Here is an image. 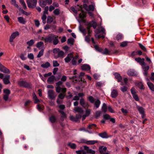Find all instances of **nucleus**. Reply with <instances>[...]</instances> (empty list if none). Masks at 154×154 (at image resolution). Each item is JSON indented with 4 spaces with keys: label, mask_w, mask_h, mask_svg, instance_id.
Returning <instances> with one entry per match:
<instances>
[{
    "label": "nucleus",
    "mask_w": 154,
    "mask_h": 154,
    "mask_svg": "<svg viewBox=\"0 0 154 154\" xmlns=\"http://www.w3.org/2000/svg\"><path fill=\"white\" fill-rule=\"evenodd\" d=\"M0 71L6 73H10L9 70L4 66H3L1 68Z\"/></svg>",
    "instance_id": "dca6fc26"
},
{
    "label": "nucleus",
    "mask_w": 154,
    "mask_h": 154,
    "mask_svg": "<svg viewBox=\"0 0 154 154\" xmlns=\"http://www.w3.org/2000/svg\"><path fill=\"white\" fill-rule=\"evenodd\" d=\"M53 35L51 34L49 35L48 36H47L44 38L43 37L42 38V40H44L45 43H51Z\"/></svg>",
    "instance_id": "39448f33"
},
{
    "label": "nucleus",
    "mask_w": 154,
    "mask_h": 154,
    "mask_svg": "<svg viewBox=\"0 0 154 154\" xmlns=\"http://www.w3.org/2000/svg\"><path fill=\"white\" fill-rule=\"evenodd\" d=\"M111 51H109L107 48H105L103 51L101 52L103 54L105 55L110 54Z\"/></svg>",
    "instance_id": "7c9ffc66"
},
{
    "label": "nucleus",
    "mask_w": 154,
    "mask_h": 154,
    "mask_svg": "<svg viewBox=\"0 0 154 154\" xmlns=\"http://www.w3.org/2000/svg\"><path fill=\"white\" fill-rule=\"evenodd\" d=\"M74 110L76 112H78L80 114H82L84 112L82 108L79 106L74 108Z\"/></svg>",
    "instance_id": "2eb2a0df"
},
{
    "label": "nucleus",
    "mask_w": 154,
    "mask_h": 154,
    "mask_svg": "<svg viewBox=\"0 0 154 154\" xmlns=\"http://www.w3.org/2000/svg\"><path fill=\"white\" fill-rule=\"evenodd\" d=\"M44 50L42 49L39 52L38 54L37 55V57L39 58L43 56L44 54Z\"/></svg>",
    "instance_id": "58836bf2"
},
{
    "label": "nucleus",
    "mask_w": 154,
    "mask_h": 154,
    "mask_svg": "<svg viewBox=\"0 0 154 154\" xmlns=\"http://www.w3.org/2000/svg\"><path fill=\"white\" fill-rule=\"evenodd\" d=\"M47 14L43 13V14L42 17V22L43 23L45 24L46 23V20L47 18Z\"/></svg>",
    "instance_id": "ea45409f"
},
{
    "label": "nucleus",
    "mask_w": 154,
    "mask_h": 154,
    "mask_svg": "<svg viewBox=\"0 0 154 154\" xmlns=\"http://www.w3.org/2000/svg\"><path fill=\"white\" fill-rule=\"evenodd\" d=\"M28 57L31 60H33L34 58L33 54L32 53L28 54Z\"/></svg>",
    "instance_id": "e2e57ef3"
},
{
    "label": "nucleus",
    "mask_w": 154,
    "mask_h": 154,
    "mask_svg": "<svg viewBox=\"0 0 154 154\" xmlns=\"http://www.w3.org/2000/svg\"><path fill=\"white\" fill-rule=\"evenodd\" d=\"M55 79V77L54 75H52L50 76L48 79L47 82L49 84H51L53 82Z\"/></svg>",
    "instance_id": "4be33fe9"
},
{
    "label": "nucleus",
    "mask_w": 154,
    "mask_h": 154,
    "mask_svg": "<svg viewBox=\"0 0 154 154\" xmlns=\"http://www.w3.org/2000/svg\"><path fill=\"white\" fill-rule=\"evenodd\" d=\"M81 69L83 70L88 71L90 70V66L88 64H84L81 66Z\"/></svg>",
    "instance_id": "f8f14e48"
},
{
    "label": "nucleus",
    "mask_w": 154,
    "mask_h": 154,
    "mask_svg": "<svg viewBox=\"0 0 154 154\" xmlns=\"http://www.w3.org/2000/svg\"><path fill=\"white\" fill-rule=\"evenodd\" d=\"M123 37V35L121 33H119L116 36V39L117 40L119 41L122 39Z\"/></svg>",
    "instance_id": "e433bc0d"
},
{
    "label": "nucleus",
    "mask_w": 154,
    "mask_h": 154,
    "mask_svg": "<svg viewBox=\"0 0 154 154\" xmlns=\"http://www.w3.org/2000/svg\"><path fill=\"white\" fill-rule=\"evenodd\" d=\"M53 66L54 67H57L58 66L60 65L58 63L57 60L53 61Z\"/></svg>",
    "instance_id": "8fccbe9b"
},
{
    "label": "nucleus",
    "mask_w": 154,
    "mask_h": 154,
    "mask_svg": "<svg viewBox=\"0 0 154 154\" xmlns=\"http://www.w3.org/2000/svg\"><path fill=\"white\" fill-rule=\"evenodd\" d=\"M144 59L143 58L140 61V62H139V63L140 64V65L142 66L146 64V63L144 62Z\"/></svg>",
    "instance_id": "69168bd1"
},
{
    "label": "nucleus",
    "mask_w": 154,
    "mask_h": 154,
    "mask_svg": "<svg viewBox=\"0 0 154 154\" xmlns=\"http://www.w3.org/2000/svg\"><path fill=\"white\" fill-rule=\"evenodd\" d=\"M48 94L49 98L51 99H54L56 97L54 95V91L52 90H49L48 91Z\"/></svg>",
    "instance_id": "1a4fd4ad"
},
{
    "label": "nucleus",
    "mask_w": 154,
    "mask_h": 154,
    "mask_svg": "<svg viewBox=\"0 0 154 154\" xmlns=\"http://www.w3.org/2000/svg\"><path fill=\"white\" fill-rule=\"evenodd\" d=\"M58 111L60 113V119L63 121L66 118V114L62 110H59Z\"/></svg>",
    "instance_id": "f3484780"
},
{
    "label": "nucleus",
    "mask_w": 154,
    "mask_h": 154,
    "mask_svg": "<svg viewBox=\"0 0 154 154\" xmlns=\"http://www.w3.org/2000/svg\"><path fill=\"white\" fill-rule=\"evenodd\" d=\"M44 8V11H43V13L48 14V6L45 7Z\"/></svg>",
    "instance_id": "774afa93"
},
{
    "label": "nucleus",
    "mask_w": 154,
    "mask_h": 154,
    "mask_svg": "<svg viewBox=\"0 0 154 154\" xmlns=\"http://www.w3.org/2000/svg\"><path fill=\"white\" fill-rule=\"evenodd\" d=\"M33 98L35 101L34 103H37L39 102V100L38 99L36 96L35 94L33 96Z\"/></svg>",
    "instance_id": "603ef678"
},
{
    "label": "nucleus",
    "mask_w": 154,
    "mask_h": 154,
    "mask_svg": "<svg viewBox=\"0 0 154 154\" xmlns=\"http://www.w3.org/2000/svg\"><path fill=\"white\" fill-rule=\"evenodd\" d=\"M10 78V75H6L5 78L3 79V81L4 84L5 85H7L10 83L9 81Z\"/></svg>",
    "instance_id": "9b49d317"
},
{
    "label": "nucleus",
    "mask_w": 154,
    "mask_h": 154,
    "mask_svg": "<svg viewBox=\"0 0 154 154\" xmlns=\"http://www.w3.org/2000/svg\"><path fill=\"white\" fill-rule=\"evenodd\" d=\"M147 85L149 89L152 91H154V85L152 83L150 82H148L147 83Z\"/></svg>",
    "instance_id": "a878e982"
},
{
    "label": "nucleus",
    "mask_w": 154,
    "mask_h": 154,
    "mask_svg": "<svg viewBox=\"0 0 154 154\" xmlns=\"http://www.w3.org/2000/svg\"><path fill=\"white\" fill-rule=\"evenodd\" d=\"M64 93H63L60 94L58 96V98L61 99H64L65 96V95L64 94Z\"/></svg>",
    "instance_id": "a18cd8bd"
},
{
    "label": "nucleus",
    "mask_w": 154,
    "mask_h": 154,
    "mask_svg": "<svg viewBox=\"0 0 154 154\" xmlns=\"http://www.w3.org/2000/svg\"><path fill=\"white\" fill-rule=\"evenodd\" d=\"M131 91L132 95L136 94V90L133 87L131 89Z\"/></svg>",
    "instance_id": "4d7b16f0"
},
{
    "label": "nucleus",
    "mask_w": 154,
    "mask_h": 154,
    "mask_svg": "<svg viewBox=\"0 0 154 154\" xmlns=\"http://www.w3.org/2000/svg\"><path fill=\"white\" fill-rule=\"evenodd\" d=\"M18 84L20 86H22L29 88H32V84L30 83L27 82L23 81H20L18 82Z\"/></svg>",
    "instance_id": "7ed1b4c3"
},
{
    "label": "nucleus",
    "mask_w": 154,
    "mask_h": 154,
    "mask_svg": "<svg viewBox=\"0 0 154 154\" xmlns=\"http://www.w3.org/2000/svg\"><path fill=\"white\" fill-rule=\"evenodd\" d=\"M137 109L140 114L144 113V109L142 107L137 106Z\"/></svg>",
    "instance_id": "393cba45"
},
{
    "label": "nucleus",
    "mask_w": 154,
    "mask_h": 154,
    "mask_svg": "<svg viewBox=\"0 0 154 154\" xmlns=\"http://www.w3.org/2000/svg\"><path fill=\"white\" fill-rule=\"evenodd\" d=\"M73 57V55L72 54H68L67 57L64 59L65 62L66 63H69Z\"/></svg>",
    "instance_id": "ddd939ff"
},
{
    "label": "nucleus",
    "mask_w": 154,
    "mask_h": 154,
    "mask_svg": "<svg viewBox=\"0 0 154 154\" xmlns=\"http://www.w3.org/2000/svg\"><path fill=\"white\" fill-rule=\"evenodd\" d=\"M44 46V43L42 42H40L37 43L36 45V47L38 48H40Z\"/></svg>",
    "instance_id": "37998d69"
},
{
    "label": "nucleus",
    "mask_w": 154,
    "mask_h": 154,
    "mask_svg": "<svg viewBox=\"0 0 154 154\" xmlns=\"http://www.w3.org/2000/svg\"><path fill=\"white\" fill-rule=\"evenodd\" d=\"M97 25V23L94 20H92L89 22L87 25V29H88L91 27H92L94 29H96Z\"/></svg>",
    "instance_id": "20e7f679"
},
{
    "label": "nucleus",
    "mask_w": 154,
    "mask_h": 154,
    "mask_svg": "<svg viewBox=\"0 0 154 154\" xmlns=\"http://www.w3.org/2000/svg\"><path fill=\"white\" fill-rule=\"evenodd\" d=\"M100 101L99 99H97L95 102L94 104V106L96 107V108H98L100 104Z\"/></svg>",
    "instance_id": "2f4dec72"
},
{
    "label": "nucleus",
    "mask_w": 154,
    "mask_h": 154,
    "mask_svg": "<svg viewBox=\"0 0 154 154\" xmlns=\"http://www.w3.org/2000/svg\"><path fill=\"white\" fill-rule=\"evenodd\" d=\"M48 4L45 0H41L39 2V5L42 8H44Z\"/></svg>",
    "instance_id": "412c9836"
},
{
    "label": "nucleus",
    "mask_w": 154,
    "mask_h": 154,
    "mask_svg": "<svg viewBox=\"0 0 154 154\" xmlns=\"http://www.w3.org/2000/svg\"><path fill=\"white\" fill-rule=\"evenodd\" d=\"M64 54V52L63 51L59 50L57 54V57L63 58V57Z\"/></svg>",
    "instance_id": "72a5a7b5"
},
{
    "label": "nucleus",
    "mask_w": 154,
    "mask_h": 154,
    "mask_svg": "<svg viewBox=\"0 0 154 154\" xmlns=\"http://www.w3.org/2000/svg\"><path fill=\"white\" fill-rule=\"evenodd\" d=\"M74 40L72 38H70L67 40V43L68 44L72 45L73 44Z\"/></svg>",
    "instance_id": "473e14b6"
},
{
    "label": "nucleus",
    "mask_w": 154,
    "mask_h": 154,
    "mask_svg": "<svg viewBox=\"0 0 154 154\" xmlns=\"http://www.w3.org/2000/svg\"><path fill=\"white\" fill-rule=\"evenodd\" d=\"M101 114V112L100 111H97L95 113V118L97 119L100 116Z\"/></svg>",
    "instance_id": "5fc2aeb1"
},
{
    "label": "nucleus",
    "mask_w": 154,
    "mask_h": 154,
    "mask_svg": "<svg viewBox=\"0 0 154 154\" xmlns=\"http://www.w3.org/2000/svg\"><path fill=\"white\" fill-rule=\"evenodd\" d=\"M88 100L91 103H93L94 102V97L92 96H90L88 97Z\"/></svg>",
    "instance_id": "09e8293b"
},
{
    "label": "nucleus",
    "mask_w": 154,
    "mask_h": 154,
    "mask_svg": "<svg viewBox=\"0 0 154 154\" xmlns=\"http://www.w3.org/2000/svg\"><path fill=\"white\" fill-rule=\"evenodd\" d=\"M60 10L59 9L56 8L54 11V13L55 15H58L60 14Z\"/></svg>",
    "instance_id": "49530a36"
},
{
    "label": "nucleus",
    "mask_w": 154,
    "mask_h": 154,
    "mask_svg": "<svg viewBox=\"0 0 154 154\" xmlns=\"http://www.w3.org/2000/svg\"><path fill=\"white\" fill-rule=\"evenodd\" d=\"M127 89L128 88L125 86H124L123 87H121L120 88L121 90L123 92L126 91H127Z\"/></svg>",
    "instance_id": "0e129e2a"
},
{
    "label": "nucleus",
    "mask_w": 154,
    "mask_h": 154,
    "mask_svg": "<svg viewBox=\"0 0 154 154\" xmlns=\"http://www.w3.org/2000/svg\"><path fill=\"white\" fill-rule=\"evenodd\" d=\"M107 150L106 147H103V146H101L99 147V151L100 154H102L105 152Z\"/></svg>",
    "instance_id": "4468645a"
},
{
    "label": "nucleus",
    "mask_w": 154,
    "mask_h": 154,
    "mask_svg": "<svg viewBox=\"0 0 154 154\" xmlns=\"http://www.w3.org/2000/svg\"><path fill=\"white\" fill-rule=\"evenodd\" d=\"M50 66V64L48 62H46L45 64L41 65V66L44 68H47Z\"/></svg>",
    "instance_id": "bb28decb"
},
{
    "label": "nucleus",
    "mask_w": 154,
    "mask_h": 154,
    "mask_svg": "<svg viewBox=\"0 0 154 154\" xmlns=\"http://www.w3.org/2000/svg\"><path fill=\"white\" fill-rule=\"evenodd\" d=\"M19 33L18 32L16 31L13 33L10 38L9 41L11 42H13V40L17 36L19 35Z\"/></svg>",
    "instance_id": "423d86ee"
},
{
    "label": "nucleus",
    "mask_w": 154,
    "mask_h": 154,
    "mask_svg": "<svg viewBox=\"0 0 154 154\" xmlns=\"http://www.w3.org/2000/svg\"><path fill=\"white\" fill-rule=\"evenodd\" d=\"M142 69L144 71H148L149 69V66L147 65L146 63L142 66Z\"/></svg>",
    "instance_id": "c756f323"
},
{
    "label": "nucleus",
    "mask_w": 154,
    "mask_h": 154,
    "mask_svg": "<svg viewBox=\"0 0 154 154\" xmlns=\"http://www.w3.org/2000/svg\"><path fill=\"white\" fill-rule=\"evenodd\" d=\"M35 42L33 39H31L29 41H28L26 44L29 46H32L34 43Z\"/></svg>",
    "instance_id": "c9c22d12"
},
{
    "label": "nucleus",
    "mask_w": 154,
    "mask_h": 154,
    "mask_svg": "<svg viewBox=\"0 0 154 154\" xmlns=\"http://www.w3.org/2000/svg\"><path fill=\"white\" fill-rule=\"evenodd\" d=\"M50 121L52 123L55 122L56 121V119L54 116H52L49 118Z\"/></svg>",
    "instance_id": "a19ab883"
},
{
    "label": "nucleus",
    "mask_w": 154,
    "mask_h": 154,
    "mask_svg": "<svg viewBox=\"0 0 154 154\" xmlns=\"http://www.w3.org/2000/svg\"><path fill=\"white\" fill-rule=\"evenodd\" d=\"M79 29L80 32H82L84 35H85L86 34L87 32L86 29L80 25L79 26Z\"/></svg>",
    "instance_id": "6ab92c4d"
},
{
    "label": "nucleus",
    "mask_w": 154,
    "mask_h": 154,
    "mask_svg": "<svg viewBox=\"0 0 154 154\" xmlns=\"http://www.w3.org/2000/svg\"><path fill=\"white\" fill-rule=\"evenodd\" d=\"M79 17L83 19L84 18L86 17V14L84 11L83 13H80L79 15Z\"/></svg>",
    "instance_id": "864d4df0"
},
{
    "label": "nucleus",
    "mask_w": 154,
    "mask_h": 154,
    "mask_svg": "<svg viewBox=\"0 0 154 154\" xmlns=\"http://www.w3.org/2000/svg\"><path fill=\"white\" fill-rule=\"evenodd\" d=\"M99 135L100 137L103 138H106L108 137L107 133L106 132L99 133Z\"/></svg>",
    "instance_id": "5701e85b"
},
{
    "label": "nucleus",
    "mask_w": 154,
    "mask_h": 154,
    "mask_svg": "<svg viewBox=\"0 0 154 154\" xmlns=\"http://www.w3.org/2000/svg\"><path fill=\"white\" fill-rule=\"evenodd\" d=\"M58 36L56 35H53L52 39V42H53L54 45H56L59 43V40L58 39Z\"/></svg>",
    "instance_id": "0eeeda50"
},
{
    "label": "nucleus",
    "mask_w": 154,
    "mask_h": 154,
    "mask_svg": "<svg viewBox=\"0 0 154 154\" xmlns=\"http://www.w3.org/2000/svg\"><path fill=\"white\" fill-rule=\"evenodd\" d=\"M84 149L87 151V153H88L95 154V152L94 150L90 149L88 147L86 146H84Z\"/></svg>",
    "instance_id": "9d476101"
},
{
    "label": "nucleus",
    "mask_w": 154,
    "mask_h": 154,
    "mask_svg": "<svg viewBox=\"0 0 154 154\" xmlns=\"http://www.w3.org/2000/svg\"><path fill=\"white\" fill-rule=\"evenodd\" d=\"M70 119L73 122H77V119H76V117H74L72 116H70Z\"/></svg>",
    "instance_id": "3c124183"
},
{
    "label": "nucleus",
    "mask_w": 154,
    "mask_h": 154,
    "mask_svg": "<svg viewBox=\"0 0 154 154\" xmlns=\"http://www.w3.org/2000/svg\"><path fill=\"white\" fill-rule=\"evenodd\" d=\"M113 74L115 76V78L117 79L118 82H121L122 80V78L120 75L119 73L117 72H113Z\"/></svg>",
    "instance_id": "6e6552de"
},
{
    "label": "nucleus",
    "mask_w": 154,
    "mask_h": 154,
    "mask_svg": "<svg viewBox=\"0 0 154 154\" xmlns=\"http://www.w3.org/2000/svg\"><path fill=\"white\" fill-rule=\"evenodd\" d=\"M59 50H60V49L59 48H55L53 49L52 51H53V53L54 54H57Z\"/></svg>",
    "instance_id": "052dcab7"
},
{
    "label": "nucleus",
    "mask_w": 154,
    "mask_h": 154,
    "mask_svg": "<svg viewBox=\"0 0 154 154\" xmlns=\"http://www.w3.org/2000/svg\"><path fill=\"white\" fill-rule=\"evenodd\" d=\"M97 143V140H89L86 141V144L88 145H93Z\"/></svg>",
    "instance_id": "c85d7f7f"
},
{
    "label": "nucleus",
    "mask_w": 154,
    "mask_h": 154,
    "mask_svg": "<svg viewBox=\"0 0 154 154\" xmlns=\"http://www.w3.org/2000/svg\"><path fill=\"white\" fill-rule=\"evenodd\" d=\"M63 84L62 81H59L56 83V92L58 93H60L61 91L62 93H65L66 91V88H63L64 86H62L63 88L60 87Z\"/></svg>",
    "instance_id": "f257e3e1"
},
{
    "label": "nucleus",
    "mask_w": 154,
    "mask_h": 154,
    "mask_svg": "<svg viewBox=\"0 0 154 154\" xmlns=\"http://www.w3.org/2000/svg\"><path fill=\"white\" fill-rule=\"evenodd\" d=\"M67 145L72 149H75L76 147V145L75 143H71L70 142L68 143Z\"/></svg>",
    "instance_id": "cd10ccee"
},
{
    "label": "nucleus",
    "mask_w": 154,
    "mask_h": 154,
    "mask_svg": "<svg viewBox=\"0 0 154 154\" xmlns=\"http://www.w3.org/2000/svg\"><path fill=\"white\" fill-rule=\"evenodd\" d=\"M107 107L106 104L105 103H103L102 107V111L105 112L107 111Z\"/></svg>",
    "instance_id": "f704fd0d"
},
{
    "label": "nucleus",
    "mask_w": 154,
    "mask_h": 154,
    "mask_svg": "<svg viewBox=\"0 0 154 154\" xmlns=\"http://www.w3.org/2000/svg\"><path fill=\"white\" fill-rule=\"evenodd\" d=\"M138 87L140 89H144L143 84L141 82H139L138 83Z\"/></svg>",
    "instance_id": "13d9d810"
},
{
    "label": "nucleus",
    "mask_w": 154,
    "mask_h": 154,
    "mask_svg": "<svg viewBox=\"0 0 154 154\" xmlns=\"http://www.w3.org/2000/svg\"><path fill=\"white\" fill-rule=\"evenodd\" d=\"M53 21V18L51 16H48L47 17V22L48 23H51Z\"/></svg>",
    "instance_id": "4c0bfd02"
},
{
    "label": "nucleus",
    "mask_w": 154,
    "mask_h": 154,
    "mask_svg": "<svg viewBox=\"0 0 154 154\" xmlns=\"http://www.w3.org/2000/svg\"><path fill=\"white\" fill-rule=\"evenodd\" d=\"M132 96L134 99L136 101H139V99L138 95L137 94L133 95Z\"/></svg>",
    "instance_id": "680f3d73"
},
{
    "label": "nucleus",
    "mask_w": 154,
    "mask_h": 154,
    "mask_svg": "<svg viewBox=\"0 0 154 154\" xmlns=\"http://www.w3.org/2000/svg\"><path fill=\"white\" fill-rule=\"evenodd\" d=\"M88 11H93L94 10V5H89L88 6Z\"/></svg>",
    "instance_id": "6e6d98bb"
},
{
    "label": "nucleus",
    "mask_w": 154,
    "mask_h": 154,
    "mask_svg": "<svg viewBox=\"0 0 154 154\" xmlns=\"http://www.w3.org/2000/svg\"><path fill=\"white\" fill-rule=\"evenodd\" d=\"M118 93L117 90L114 89L113 90L111 94V96L112 98H115L118 96Z\"/></svg>",
    "instance_id": "a211bd4d"
},
{
    "label": "nucleus",
    "mask_w": 154,
    "mask_h": 154,
    "mask_svg": "<svg viewBox=\"0 0 154 154\" xmlns=\"http://www.w3.org/2000/svg\"><path fill=\"white\" fill-rule=\"evenodd\" d=\"M139 45L140 48L142 50H143L145 52L147 51V49L141 43L139 44Z\"/></svg>",
    "instance_id": "79ce46f5"
},
{
    "label": "nucleus",
    "mask_w": 154,
    "mask_h": 154,
    "mask_svg": "<svg viewBox=\"0 0 154 154\" xmlns=\"http://www.w3.org/2000/svg\"><path fill=\"white\" fill-rule=\"evenodd\" d=\"M26 3L29 8H33L36 7L37 0H27Z\"/></svg>",
    "instance_id": "f03ea898"
},
{
    "label": "nucleus",
    "mask_w": 154,
    "mask_h": 154,
    "mask_svg": "<svg viewBox=\"0 0 154 154\" xmlns=\"http://www.w3.org/2000/svg\"><path fill=\"white\" fill-rule=\"evenodd\" d=\"M127 74L128 75L130 76H132L134 75L135 73L134 71L131 70V69H129L128 70V72H127Z\"/></svg>",
    "instance_id": "c03bdc74"
},
{
    "label": "nucleus",
    "mask_w": 154,
    "mask_h": 154,
    "mask_svg": "<svg viewBox=\"0 0 154 154\" xmlns=\"http://www.w3.org/2000/svg\"><path fill=\"white\" fill-rule=\"evenodd\" d=\"M4 92L5 94H7L8 95L11 93L10 91L8 89H5L4 90Z\"/></svg>",
    "instance_id": "338daca9"
},
{
    "label": "nucleus",
    "mask_w": 154,
    "mask_h": 154,
    "mask_svg": "<svg viewBox=\"0 0 154 154\" xmlns=\"http://www.w3.org/2000/svg\"><path fill=\"white\" fill-rule=\"evenodd\" d=\"M105 30L104 28L101 27H99L98 29H97V30H96L95 32L96 33H100L101 32H103V34H105Z\"/></svg>",
    "instance_id": "b1692460"
},
{
    "label": "nucleus",
    "mask_w": 154,
    "mask_h": 154,
    "mask_svg": "<svg viewBox=\"0 0 154 154\" xmlns=\"http://www.w3.org/2000/svg\"><path fill=\"white\" fill-rule=\"evenodd\" d=\"M110 117V115L108 114H104L103 115V118L106 120H109Z\"/></svg>",
    "instance_id": "de8ad7c7"
},
{
    "label": "nucleus",
    "mask_w": 154,
    "mask_h": 154,
    "mask_svg": "<svg viewBox=\"0 0 154 154\" xmlns=\"http://www.w3.org/2000/svg\"><path fill=\"white\" fill-rule=\"evenodd\" d=\"M18 21L20 23L25 24L26 21L24 18L22 17H19L18 18Z\"/></svg>",
    "instance_id": "aec40b11"
},
{
    "label": "nucleus",
    "mask_w": 154,
    "mask_h": 154,
    "mask_svg": "<svg viewBox=\"0 0 154 154\" xmlns=\"http://www.w3.org/2000/svg\"><path fill=\"white\" fill-rule=\"evenodd\" d=\"M127 42L126 41L123 42L121 43L120 46L122 47H125L127 45Z\"/></svg>",
    "instance_id": "bf43d9fd"
}]
</instances>
